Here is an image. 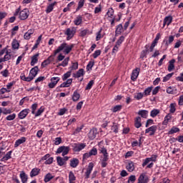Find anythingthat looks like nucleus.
Here are the masks:
<instances>
[{"label":"nucleus","instance_id":"nucleus-34","mask_svg":"<svg viewBox=\"0 0 183 183\" xmlns=\"http://www.w3.org/2000/svg\"><path fill=\"white\" fill-rule=\"evenodd\" d=\"M152 89H154V86H152L146 88L143 92L144 97H149V95H151V92H152Z\"/></svg>","mask_w":183,"mask_h":183},{"label":"nucleus","instance_id":"nucleus-37","mask_svg":"<svg viewBox=\"0 0 183 183\" xmlns=\"http://www.w3.org/2000/svg\"><path fill=\"white\" fill-rule=\"evenodd\" d=\"M119 129V124L114 122L111 127V130L113 131L114 134H118Z\"/></svg>","mask_w":183,"mask_h":183},{"label":"nucleus","instance_id":"nucleus-12","mask_svg":"<svg viewBox=\"0 0 183 183\" xmlns=\"http://www.w3.org/2000/svg\"><path fill=\"white\" fill-rule=\"evenodd\" d=\"M140 71H141V69L138 67L132 70V75H131L132 81H137L139 75Z\"/></svg>","mask_w":183,"mask_h":183},{"label":"nucleus","instance_id":"nucleus-36","mask_svg":"<svg viewBox=\"0 0 183 183\" xmlns=\"http://www.w3.org/2000/svg\"><path fill=\"white\" fill-rule=\"evenodd\" d=\"M79 98H81V94H79L76 90L74 91L72 95V101L76 102V101H79Z\"/></svg>","mask_w":183,"mask_h":183},{"label":"nucleus","instance_id":"nucleus-42","mask_svg":"<svg viewBox=\"0 0 183 183\" xmlns=\"http://www.w3.org/2000/svg\"><path fill=\"white\" fill-rule=\"evenodd\" d=\"M180 129L178 127H173L172 129L168 132L169 135H172L173 134H177V132H179Z\"/></svg>","mask_w":183,"mask_h":183},{"label":"nucleus","instance_id":"nucleus-16","mask_svg":"<svg viewBox=\"0 0 183 183\" xmlns=\"http://www.w3.org/2000/svg\"><path fill=\"white\" fill-rule=\"evenodd\" d=\"M71 84H72V79H69L66 81L61 84L60 86L56 88V89H59V88H69V86H71Z\"/></svg>","mask_w":183,"mask_h":183},{"label":"nucleus","instance_id":"nucleus-33","mask_svg":"<svg viewBox=\"0 0 183 183\" xmlns=\"http://www.w3.org/2000/svg\"><path fill=\"white\" fill-rule=\"evenodd\" d=\"M175 59H172V60H170L169 61V66H168V71L169 72H171L172 71H174V68H175Z\"/></svg>","mask_w":183,"mask_h":183},{"label":"nucleus","instance_id":"nucleus-24","mask_svg":"<svg viewBox=\"0 0 183 183\" xmlns=\"http://www.w3.org/2000/svg\"><path fill=\"white\" fill-rule=\"evenodd\" d=\"M122 31H124L122 24L117 25L115 30V36H119L122 34Z\"/></svg>","mask_w":183,"mask_h":183},{"label":"nucleus","instance_id":"nucleus-48","mask_svg":"<svg viewBox=\"0 0 183 183\" xmlns=\"http://www.w3.org/2000/svg\"><path fill=\"white\" fill-rule=\"evenodd\" d=\"M177 103H172L170 104V106H169V112L170 114H174L175 112V111H177Z\"/></svg>","mask_w":183,"mask_h":183},{"label":"nucleus","instance_id":"nucleus-27","mask_svg":"<svg viewBox=\"0 0 183 183\" xmlns=\"http://www.w3.org/2000/svg\"><path fill=\"white\" fill-rule=\"evenodd\" d=\"M19 177L22 183L28 182V174L24 171L20 172Z\"/></svg>","mask_w":183,"mask_h":183},{"label":"nucleus","instance_id":"nucleus-21","mask_svg":"<svg viewBox=\"0 0 183 183\" xmlns=\"http://www.w3.org/2000/svg\"><path fill=\"white\" fill-rule=\"evenodd\" d=\"M142 119L141 117H137L134 118V127L137 129L141 128L142 127Z\"/></svg>","mask_w":183,"mask_h":183},{"label":"nucleus","instance_id":"nucleus-8","mask_svg":"<svg viewBox=\"0 0 183 183\" xmlns=\"http://www.w3.org/2000/svg\"><path fill=\"white\" fill-rule=\"evenodd\" d=\"M29 16V9H24L19 13V19L21 21H25V19H28V17Z\"/></svg>","mask_w":183,"mask_h":183},{"label":"nucleus","instance_id":"nucleus-28","mask_svg":"<svg viewBox=\"0 0 183 183\" xmlns=\"http://www.w3.org/2000/svg\"><path fill=\"white\" fill-rule=\"evenodd\" d=\"M39 71V68H38V66H36L30 70L29 75H31L34 79L35 76L38 75Z\"/></svg>","mask_w":183,"mask_h":183},{"label":"nucleus","instance_id":"nucleus-53","mask_svg":"<svg viewBox=\"0 0 183 183\" xmlns=\"http://www.w3.org/2000/svg\"><path fill=\"white\" fill-rule=\"evenodd\" d=\"M69 181H76V177L72 171L69 172Z\"/></svg>","mask_w":183,"mask_h":183},{"label":"nucleus","instance_id":"nucleus-10","mask_svg":"<svg viewBox=\"0 0 183 183\" xmlns=\"http://www.w3.org/2000/svg\"><path fill=\"white\" fill-rule=\"evenodd\" d=\"M149 182V177L147 174L145 173H142L139 178H138V182L137 183H148Z\"/></svg>","mask_w":183,"mask_h":183},{"label":"nucleus","instance_id":"nucleus-19","mask_svg":"<svg viewBox=\"0 0 183 183\" xmlns=\"http://www.w3.org/2000/svg\"><path fill=\"white\" fill-rule=\"evenodd\" d=\"M40 173H41V169L38 167H34L30 172V177L31 178H34V177H38V175H39Z\"/></svg>","mask_w":183,"mask_h":183},{"label":"nucleus","instance_id":"nucleus-11","mask_svg":"<svg viewBox=\"0 0 183 183\" xmlns=\"http://www.w3.org/2000/svg\"><path fill=\"white\" fill-rule=\"evenodd\" d=\"M158 129V126L153 125L147 129H145V134H149L150 137L155 135V132Z\"/></svg>","mask_w":183,"mask_h":183},{"label":"nucleus","instance_id":"nucleus-57","mask_svg":"<svg viewBox=\"0 0 183 183\" xmlns=\"http://www.w3.org/2000/svg\"><path fill=\"white\" fill-rule=\"evenodd\" d=\"M174 73H169L163 78V82H168L171 78H172Z\"/></svg>","mask_w":183,"mask_h":183},{"label":"nucleus","instance_id":"nucleus-55","mask_svg":"<svg viewBox=\"0 0 183 183\" xmlns=\"http://www.w3.org/2000/svg\"><path fill=\"white\" fill-rule=\"evenodd\" d=\"M148 54H149V50H143L142 52H141V54H140V58H142V59H144V58H147V56L148 55Z\"/></svg>","mask_w":183,"mask_h":183},{"label":"nucleus","instance_id":"nucleus-61","mask_svg":"<svg viewBox=\"0 0 183 183\" xmlns=\"http://www.w3.org/2000/svg\"><path fill=\"white\" fill-rule=\"evenodd\" d=\"M137 181V177L135 175H131L127 181V183H134Z\"/></svg>","mask_w":183,"mask_h":183},{"label":"nucleus","instance_id":"nucleus-43","mask_svg":"<svg viewBox=\"0 0 183 183\" xmlns=\"http://www.w3.org/2000/svg\"><path fill=\"white\" fill-rule=\"evenodd\" d=\"M56 162L59 167H63V165H65V164H66L65 160H64V158H62L61 157H56Z\"/></svg>","mask_w":183,"mask_h":183},{"label":"nucleus","instance_id":"nucleus-54","mask_svg":"<svg viewBox=\"0 0 183 183\" xmlns=\"http://www.w3.org/2000/svg\"><path fill=\"white\" fill-rule=\"evenodd\" d=\"M1 75L4 76V78H8L9 76V70L8 69H4L0 72Z\"/></svg>","mask_w":183,"mask_h":183},{"label":"nucleus","instance_id":"nucleus-32","mask_svg":"<svg viewBox=\"0 0 183 183\" xmlns=\"http://www.w3.org/2000/svg\"><path fill=\"white\" fill-rule=\"evenodd\" d=\"M73 75L74 78H81V76H84L85 75V71H84V69H80Z\"/></svg>","mask_w":183,"mask_h":183},{"label":"nucleus","instance_id":"nucleus-17","mask_svg":"<svg viewBox=\"0 0 183 183\" xmlns=\"http://www.w3.org/2000/svg\"><path fill=\"white\" fill-rule=\"evenodd\" d=\"M71 84H72V79H69L66 81L61 84L60 86L56 88V89H59V88H69V86H71Z\"/></svg>","mask_w":183,"mask_h":183},{"label":"nucleus","instance_id":"nucleus-58","mask_svg":"<svg viewBox=\"0 0 183 183\" xmlns=\"http://www.w3.org/2000/svg\"><path fill=\"white\" fill-rule=\"evenodd\" d=\"M12 110L11 109H6V108H3L1 109V114H4V115H8V114H11Z\"/></svg>","mask_w":183,"mask_h":183},{"label":"nucleus","instance_id":"nucleus-51","mask_svg":"<svg viewBox=\"0 0 183 183\" xmlns=\"http://www.w3.org/2000/svg\"><path fill=\"white\" fill-rule=\"evenodd\" d=\"M95 84V81L94 80H91L86 85L85 90L89 91V89H92V86H94V84Z\"/></svg>","mask_w":183,"mask_h":183},{"label":"nucleus","instance_id":"nucleus-9","mask_svg":"<svg viewBox=\"0 0 183 183\" xmlns=\"http://www.w3.org/2000/svg\"><path fill=\"white\" fill-rule=\"evenodd\" d=\"M50 81H51V82L49 83L48 86H49V88L52 89L53 88H55V86H56V84H58V82H59V81H61V78L51 77Z\"/></svg>","mask_w":183,"mask_h":183},{"label":"nucleus","instance_id":"nucleus-52","mask_svg":"<svg viewBox=\"0 0 183 183\" xmlns=\"http://www.w3.org/2000/svg\"><path fill=\"white\" fill-rule=\"evenodd\" d=\"M124 41H125V36H121L119 38V39L117 41L116 45H117L118 46H121V45H122V42H124Z\"/></svg>","mask_w":183,"mask_h":183},{"label":"nucleus","instance_id":"nucleus-22","mask_svg":"<svg viewBox=\"0 0 183 183\" xmlns=\"http://www.w3.org/2000/svg\"><path fill=\"white\" fill-rule=\"evenodd\" d=\"M172 16H166L163 21V26H165L166 25H167V26H169V25L172 24Z\"/></svg>","mask_w":183,"mask_h":183},{"label":"nucleus","instance_id":"nucleus-59","mask_svg":"<svg viewBox=\"0 0 183 183\" xmlns=\"http://www.w3.org/2000/svg\"><path fill=\"white\" fill-rule=\"evenodd\" d=\"M16 118V114L15 113L9 114L6 117V121H14Z\"/></svg>","mask_w":183,"mask_h":183},{"label":"nucleus","instance_id":"nucleus-1","mask_svg":"<svg viewBox=\"0 0 183 183\" xmlns=\"http://www.w3.org/2000/svg\"><path fill=\"white\" fill-rule=\"evenodd\" d=\"M75 46V44H71L70 45H68L66 43L61 44L56 50L54 51V56L56 55V54H59L61 51H63L64 54L65 55H68L71 51H72V49Z\"/></svg>","mask_w":183,"mask_h":183},{"label":"nucleus","instance_id":"nucleus-56","mask_svg":"<svg viewBox=\"0 0 183 183\" xmlns=\"http://www.w3.org/2000/svg\"><path fill=\"white\" fill-rule=\"evenodd\" d=\"M71 71H69L66 73H65L61 77L62 81H66V79H68V78L71 76Z\"/></svg>","mask_w":183,"mask_h":183},{"label":"nucleus","instance_id":"nucleus-29","mask_svg":"<svg viewBox=\"0 0 183 183\" xmlns=\"http://www.w3.org/2000/svg\"><path fill=\"white\" fill-rule=\"evenodd\" d=\"M20 79L22 81H25L26 82H31V81L34 80V76H31V74H29V76L26 77L24 74H21L20 76Z\"/></svg>","mask_w":183,"mask_h":183},{"label":"nucleus","instance_id":"nucleus-31","mask_svg":"<svg viewBox=\"0 0 183 183\" xmlns=\"http://www.w3.org/2000/svg\"><path fill=\"white\" fill-rule=\"evenodd\" d=\"M56 5V1H54V3H51V4H49L46 7V14H51V12H52V11H54V7Z\"/></svg>","mask_w":183,"mask_h":183},{"label":"nucleus","instance_id":"nucleus-18","mask_svg":"<svg viewBox=\"0 0 183 183\" xmlns=\"http://www.w3.org/2000/svg\"><path fill=\"white\" fill-rule=\"evenodd\" d=\"M71 84H72V79H69L66 81L61 84L60 86L56 88V89H59V88H69V86H71Z\"/></svg>","mask_w":183,"mask_h":183},{"label":"nucleus","instance_id":"nucleus-20","mask_svg":"<svg viewBox=\"0 0 183 183\" xmlns=\"http://www.w3.org/2000/svg\"><path fill=\"white\" fill-rule=\"evenodd\" d=\"M26 142V137H22L20 139H17L14 143V148H18L19 145H22V144H25Z\"/></svg>","mask_w":183,"mask_h":183},{"label":"nucleus","instance_id":"nucleus-41","mask_svg":"<svg viewBox=\"0 0 183 183\" xmlns=\"http://www.w3.org/2000/svg\"><path fill=\"white\" fill-rule=\"evenodd\" d=\"M34 34V30L29 29L28 30L24 35V39H31V35Z\"/></svg>","mask_w":183,"mask_h":183},{"label":"nucleus","instance_id":"nucleus-7","mask_svg":"<svg viewBox=\"0 0 183 183\" xmlns=\"http://www.w3.org/2000/svg\"><path fill=\"white\" fill-rule=\"evenodd\" d=\"M62 157H65V155H68L69 153V147L61 146L56 150V154H61Z\"/></svg>","mask_w":183,"mask_h":183},{"label":"nucleus","instance_id":"nucleus-46","mask_svg":"<svg viewBox=\"0 0 183 183\" xmlns=\"http://www.w3.org/2000/svg\"><path fill=\"white\" fill-rule=\"evenodd\" d=\"M158 114H159V109H154L150 112V117H152V118H155V117H157Z\"/></svg>","mask_w":183,"mask_h":183},{"label":"nucleus","instance_id":"nucleus-40","mask_svg":"<svg viewBox=\"0 0 183 183\" xmlns=\"http://www.w3.org/2000/svg\"><path fill=\"white\" fill-rule=\"evenodd\" d=\"M54 177L51 173H48L44 176V182H49L51 179H54Z\"/></svg>","mask_w":183,"mask_h":183},{"label":"nucleus","instance_id":"nucleus-49","mask_svg":"<svg viewBox=\"0 0 183 183\" xmlns=\"http://www.w3.org/2000/svg\"><path fill=\"white\" fill-rule=\"evenodd\" d=\"M95 65V61H90L88 64L86 65V71H92V67Z\"/></svg>","mask_w":183,"mask_h":183},{"label":"nucleus","instance_id":"nucleus-23","mask_svg":"<svg viewBox=\"0 0 183 183\" xmlns=\"http://www.w3.org/2000/svg\"><path fill=\"white\" fill-rule=\"evenodd\" d=\"M126 169H127L129 172H133L135 169V163L132 161L129 162L126 166Z\"/></svg>","mask_w":183,"mask_h":183},{"label":"nucleus","instance_id":"nucleus-4","mask_svg":"<svg viewBox=\"0 0 183 183\" xmlns=\"http://www.w3.org/2000/svg\"><path fill=\"white\" fill-rule=\"evenodd\" d=\"M44 161L45 165H51L54 162V157H51V154H46L40 159L39 162H44Z\"/></svg>","mask_w":183,"mask_h":183},{"label":"nucleus","instance_id":"nucleus-39","mask_svg":"<svg viewBox=\"0 0 183 183\" xmlns=\"http://www.w3.org/2000/svg\"><path fill=\"white\" fill-rule=\"evenodd\" d=\"M69 62V57H66V59H64V61L59 64L57 66V68H59V66H63L65 68V66H67Z\"/></svg>","mask_w":183,"mask_h":183},{"label":"nucleus","instance_id":"nucleus-2","mask_svg":"<svg viewBox=\"0 0 183 183\" xmlns=\"http://www.w3.org/2000/svg\"><path fill=\"white\" fill-rule=\"evenodd\" d=\"M154 162H155V159H154L153 157H147L145 159H143V163L142 164V167L143 168L146 167V169H151V168L154 167Z\"/></svg>","mask_w":183,"mask_h":183},{"label":"nucleus","instance_id":"nucleus-3","mask_svg":"<svg viewBox=\"0 0 183 183\" xmlns=\"http://www.w3.org/2000/svg\"><path fill=\"white\" fill-rule=\"evenodd\" d=\"M76 34V28L75 27H70L66 29V31L64 32V35H66V40L69 41L74 38V35Z\"/></svg>","mask_w":183,"mask_h":183},{"label":"nucleus","instance_id":"nucleus-30","mask_svg":"<svg viewBox=\"0 0 183 183\" xmlns=\"http://www.w3.org/2000/svg\"><path fill=\"white\" fill-rule=\"evenodd\" d=\"M38 56H39V53H37V54H34L31 57V63H30L31 66H34L35 64H38Z\"/></svg>","mask_w":183,"mask_h":183},{"label":"nucleus","instance_id":"nucleus-45","mask_svg":"<svg viewBox=\"0 0 183 183\" xmlns=\"http://www.w3.org/2000/svg\"><path fill=\"white\" fill-rule=\"evenodd\" d=\"M11 46L14 49H19V42H18V40L14 39L11 43Z\"/></svg>","mask_w":183,"mask_h":183},{"label":"nucleus","instance_id":"nucleus-35","mask_svg":"<svg viewBox=\"0 0 183 183\" xmlns=\"http://www.w3.org/2000/svg\"><path fill=\"white\" fill-rule=\"evenodd\" d=\"M74 25H76V26H79V25H81L82 24V16L79 15L76 17V19L74 20Z\"/></svg>","mask_w":183,"mask_h":183},{"label":"nucleus","instance_id":"nucleus-64","mask_svg":"<svg viewBox=\"0 0 183 183\" xmlns=\"http://www.w3.org/2000/svg\"><path fill=\"white\" fill-rule=\"evenodd\" d=\"M89 154H90V156L92 157V155H97L98 154V150L97 149V148L93 147L89 152Z\"/></svg>","mask_w":183,"mask_h":183},{"label":"nucleus","instance_id":"nucleus-60","mask_svg":"<svg viewBox=\"0 0 183 183\" xmlns=\"http://www.w3.org/2000/svg\"><path fill=\"white\" fill-rule=\"evenodd\" d=\"M44 111H45V109H44L43 107H41L38 111L34 114L35 117H39L42 114V113L44 112Z\"/></svg>","mask_w":183,"mask_h":183},{"label":"nucleus","instance_id":"nucleus-62","mask_svg":"<svg viewBox=\"0 0 183 183\" xmlns=\"http://www.w3.org/2000/svg\"><path fill=\"white\" fill-rule=\"evenodd\" d=\"M36 108H38V103H34L31 105V114L33 115L35 114V111H36Z\"/></svg>","mask_w":183,"mask_h":183},{"label":"nucleus","instance_id":"nucleus-63","mask_svg":"<svg viewBox=\"0 0 183 183\" xmlns=\"http://www.w3.org/2000/svg\"><path fill=\"white\" fill-rule=\"evenodd\" d=\"M71 66H70V69H71V71H76V69H78V61L76 62H71Z\"/></svg>","mask_w":183,"mask_h":183},{"label":"nucleus","instance_id":"nucleus-26","mask_svg":"<svg viewBox=\"0 0 183 183\" xmlns=\"http://www.w3.org/2000/svg\"><path fill=\"white\" fill-rule=\"evenodd\" d=\"M137 114L141 117V118L147 119V118H148V114H149V112H148V110L142 109L139 110Z\"/></svg>","mask_w":183,"mask_h":183},{"label":"nucleus","instance_id":"nucleus-38","mask_svg":"<svg viewBox=\"0 0 183 183\" xmlns=\"http://www.w3.org/2000/svg\"><path fill=\"white\" fill-rule=\"evenodd\" d=\"M51 58H52V56H50L48 57L47 59L44 60L41 63L42 68H45V66H47V65H49V64H51V62H52V60H51Z\"/></svg>","mask_w":183,"mask_h":183},{"label":"nucleus","instance_id":"nucleus-13","mask_svg":"<svg viewBox=\"0 0 183 183\" xmlns=\"http://www.w3.org/2000/svg\"><path fill=\"white\" fill-rule=\"evenodd\" d=\"M92 169H94V163H89L88 167L86 168V171L84 174L85 179H89V175H91V172H92Z\"/></svg>","mask_w":183,"mask_h":183},{"label":"nucleus","instance_id":"nucleus-15","mask_svg":"<svg viewBox=\"0 0 183 183\" xmlns=\"http://www.w3.org/2000/svg\"><path fill=\"white\" fill-rule=\"evenodd\" d=\"M97 135H98V130L97 129H92L88 134L89 139L92 141L97 138Z\"/></svg>","mask_w":183,"mask_h":183},{"label":"nucleus","instance_id":"nucleus-5","mask_svg":"<svg viewBox=\"0 0 183 183\" xmlns=\"http://www.w3.org/2000/svg\"><path fill=\"white\" fill-rule=\"evenodd\" d=\"M175 39L174 36H169L164 37L162 41V45L164 46L165 49H168V47L172 42H174V39Z\"/></svg>","mask_w":183,"mask_h":183},{"label":"nucleus","instance_id":"nucleus-44","mask_svg":"<svg viewBox=\"0 0 183 183\" xmlns=\"http://www.w3.org/2000/svg\"><path fill=\"white\" fill-rule=\"evenodd\" d=\"M84 5H85V0H79L78 2V6L76 9V12H78L79 9L84 7Z\"/></svg>","mask_w":183,"mask_h":183},{"label":"nucleus","instance_id":"nucleus-47","mask_svg":"<svg viewBox=\"0 0 183 183\" xmlns=\"http://www.w3.org/2000/svg\"><path fill=\"white\" fill-rule=\"evenodd\" d=\"M16 84V81H12L6 84V90L9 91V92H11V89H12V86Z\"/></svg>","mask_w":183,"mask_h":183},{"label":"nucleus","instance_id":"nucleus-14","mask_svg":"<svg viewBox=\"0 0 183 183\" xmlns=\"http://www.w3.org/2000/svg\"><path fill=\"white\" fill-rule=\"evenodd\" d=\"M30 111L31 110L29 109H24L21 112H20L19 113V119H24V118H26V117L29 114Z\"/></svg>","mask_w":183,"mask_h":183},{"label":"nucleus","instance_id":"nucleus-25","mask_svg":"<svg viewBox=\"0 0 183 183\" xmlns=\"http://www.w3.org/2000/svg\"><path fill=\"white\" fill-rule=\"evenodd\" d=\"M69 165L71 168H76L79 165V159L77 158L71 159Z\"/></svg>","mask_w":183,"mask_h":183},{"label":"nucleus","instance_id":"nucleus-50","mask_svg":"<svg viewBox=\"0 0 183 183\" xmlns=\"http://www.w3.org/2000/svg\"><path fill=\"white\" fill-rule=\"evenodd\" d=\"M114 12H115V11H114V9H112V7H110V8L108 9V11H107L106 15H107V16H108L109 18H112V16H114Z\"/></svg>","mask_w":183,"mask_h":183},{"label":"nucleus","instance_id":"nucleus-6","mask_svg":"<svg viewBox=\"0 0 183 183\" xmlns=\"http://www.w3.org/2000/svg\"><path fill=\"white\" fill-rule=\"evenodd\" d=\"M86 147V143H74L72 145L74 152H80Z\"/></svg>","mask_w":183,"mask_h":183}]
</instances>
